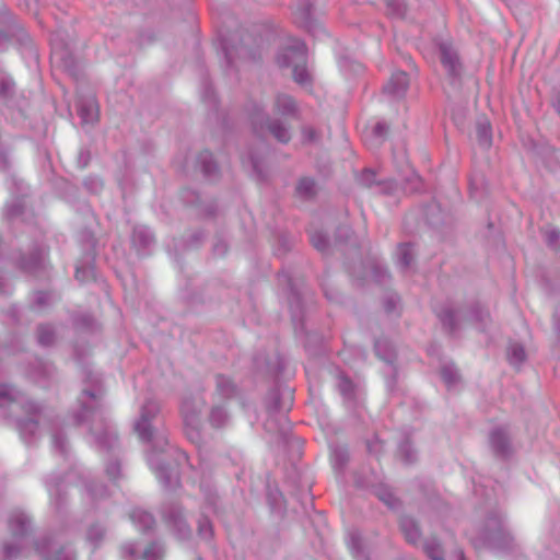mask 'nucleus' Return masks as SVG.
<instances>
[{"mask_svg": "<svg viewBox=\"0 0 560 560\" xmlns=\"http://www.w3.org/2000/svg\"><path fill=\"white\" fill-rule=\"evenodd\" d=\"M81 273H82L81 269H80V268H78V269H77V271H75V278H77V279H79V280H81V279H82Z\"/></svg>", "mask_w": 560, "mask_h": 560, "instance_id": "nucleus-19", "label": "nucleus"}, {"mask_svg": "<svg viewBox=\"0 0 560 560\" xmlns=\"http://www.w3.org/2000/svg\"><path fill=\"white\" fill-rule=\"evenodd\" d=\"M10 527L14 535L22 534L26 527V517L22 514H15L10 520Z\"/></svg>", "mask_w": 560, "mask_h": 560, "instance_id": "nucleus-5", "label": "nucleus"}, {"mask_svg": "<svg viewBox=\"0 0 560 560\" xmlns=\"http://www.w3.org/2000/svg\"><path fill=\"white\" fill-rule=\"evenodd\" d=\"M15 549L9 546L3 547V560H10L15 555Z\"/></svg>", "mask_w": 560, "mask_h": 560, "instance_id": "nucleus-15", "label": "nucleus"}, {"mask_svg": "<svg viewBox=\"0 0 560 560\" xmlns=\"http://www.w3.org/2000/svg\"><path fill=\"white\" fill-rule=\"evenodd\" d=\"M311 242L319 252H324L326 249V242L320 234H311Z\"/></svg>", "mask_w": 560, "mask_h": 560, "instance_id": "nucleus-12", "label": "nucleus"}, {"mask_svg": "<svg viewBox=\"0 0 560 560\" xmlns=\"http://www.w3.org/2000/svg\"><path fill=\"white\" fill-rule=\"evenodd\" d=\"M277 107L279 112L290 113L294 109L293 100L288 95H280L277 98Z\"/></svg>", "mask_w": 560, "mask_h": 560, "instance_id": "nucleus-8", "label": "nucleus"}, {"mask_svg": "<svg viewBox=\"0 0 560 560\" xmlns=\"http://www.w3.org/2000/svg\"><path fill=\"white\" fill-rule=\"evenodd\" d=\"M407 522L402 523L401 527L405 533L406 539L411 544H417L420 538V532L417 525L410 524L412 528L410 530L407 529Z\"/></svg>", "mask_w": 560, "mask_h": 560, "instance_id": "nucleus-10", "label": "nucleus"}, {"mask_svg": "<svg viewBox=\"0 0 560 560\" xmlns=\"http://www.w3.org/2000/svg\"><path fill=\"white\" fill-rule=\"evenodd\" d=\"M269 130L271 135L280 142H288L290 140L289 130L281 125H270Z\"/></svg>", "mask_w": 560, "mask_h": 560, "instance_id": "nucleus-6", "label": "nucleus"}, {"mask_svg": "<svg viewBox=\"0 0 560 560\" xmlns=\"http://www.w3.org/2000/svg\"><path fill=\"white\" fill-rule=\"evenodd\" d=\"M81 117L85 122H94L98 119V110L94 104L83 107L80 112Z\"/></svg>", "mask_w": 560, "mask_h": 560, "instance_id": "nucleus-7", "label": "nucleus"}, {"mask_svg": "<svg viewBox=\"0 0 560 560\" xmlns=\"http://www.w3.org/2000/svg\"><path fill=\"white\" fill-rule=\"evenodd\" d=\"M374 132L376 133V136L382 137V136L385 135L386 130H385L384 126L376 125L375 128H374Z\"/></svg>", "mask_w": 560, "mask_h": 560, "instance_id": "nucleus-17", "label": "nucleus"}, {"mask_svg": "<svg viewBox=\"0 0 560 560\" xmlns=\"http://www.w3.org/2000/svg\"><path fill=\"white\" fill-rule=\"evenodd\" d=\"M409 85V77L405 71L394 72L390 77L385 90L394 96H401L405 94Z\"/></svg>", "mask_w": 560, "mask_h": 560, "instance_id": "nucleus-2", "label": "nucleus"}, {"mask_svg": "<svg viewBox=\"0 0 560 560\" xmlns=\"http://www.w3.org/2000/svg\"><path fill=\"white\" fill-rule=\"evenodd\" d=\"M93 530L97 532V535H98L100 537H102V533H101L97 528H93V529L91 530V533H92Z\"/></svg>", "mask_w": 560, "mask_h": 560, "instance_id": "nucleus-22", "label": "nucleus"}, {"mask_svg": "<svg viewBox=\"0 0 560 560\" xmlns=\"http://www.w3.org/2000/svg\"><path fill=\"white\" fill-rule=\"evenodd\" d=\"M200 156H211V153L210 152H203L200 154Z\"/></svg>", "mask_w": 560, "mask_h": 560, "instance_id": "nucleus-21", "label": "nucleus"}, {"mask_svg": "<svg viewBox=\"0 0 560 560\" xmlns=\"http://www.w3.org/2000/svg\"><path fill=\"white\" fill-rule=\"evenodd\" d=\"M509 355L513 363L522 362L525 359V351L521 346H513Z\"/></svg>", "mask_w": 560, "mask_h": 560, "instance_id": "nucleus-11", "label": "nucleus"}, {"mask_svg": "<svg viewBox=\"0 0 560 560\" xmlns=\"http://www.w3.org/2000/svg\"><path fill=\"white\" fill-rule=\"evenodd\" d=\"M425 551L428 556L433 560H441L443 557V551L440 546L427 547Z\"/></svg>", "mask_w": 560, "mask_h": 560, "instance_id": "nucleus-13", "label": "nucleus"}, {"mask_svg": "<svg viewBox=\"0 0 560 560\" xmlns=\"http://www.w3.org/2000/svg\"><path fill=\"white\" fill-rule=\"evenodd\" d=\"M39 340H40V342H43V343H48V342H49V338H48V337H45L43 334H40V336H39Z\"/></svg>", "mask_w": 560, "mask_h": 560, "instance_id": "nucleus-18", "label": "nucleus"}, {"mask_svg": "<svg viewBox=\"0 0 560 560\" xmlns=\"http://www.w3.org/2000/svg\"><path fill=\"white\" fill-rule=\"evenodd\" d=\"M149 406L152 408L153 411L158 410V407H156V405L154 402L148 404V406H145V408H148Z\"/></svg>", "mask_w": 560, "mask_h": 560, "instance_id": "nucleus-20", "label": "nucleus"}, {"mask_svg": "<svg viewBox=\"0 0 560 560\" xmlns=\"http://www.w3.org/2000/svg\"><path fill=\"white\" fill-rule=\"evenodd\" d=\"M12 399L11 389L7 386H0V406L4 405L7 400L11 401Z\"/></svg>", "mask_w": 560, "mask_h": 560, "instance_id": "nucleus-14", "label": "nucleus"}, {"mask_svg": "<svg viewBox=\"0 0 560 560\" xmlns=\"http://www.w3.org/2000/svg\"><path fill=\"white\" fill-rule=\"evenodd\" d=\"M315 182L311 178H302L296 187L301 196L310 197L315 194Z\"/></svg>", "mask_w": 560, "mask_h": 560, "instance_id": "nucleus-4", "label": "nucleus"}, {"mask_svg": "<svg viewBox=\"0 0 560 560\" xmlns=\"http://www.w3.org/2000/svg\"><path fill=\"white\" fill-rule=\"evenodd\" d=\"M441 52V61L444 65V67L451 72H455L456 70V56L455 54L446 46L440 47Z\"/></svg>", "mask_w": 560, "mask_h": 560, "instance_id": "nucleus-3", "label": "nucleus"}, {"mask_svg": "<svg viewBox=\"0 0 560 560\" xmlns=\"http://www.w3.org/2000/svg\"><path fill=\"white\" fill-rule=\"evenodd\" d=\"M141 421H139L136 425V430L139 433V436L143 440H149L152 435L151 430L147 425V422L149 420L145 412L142 413Z\"/></svg>", "mask_w": 560, "mask_h": 560, "instance_id": "nucleus-9", "label": "nucleus"}, {"mask_svg": "<svg viewBox=\"0 0 560 560\" xmlns=\"http://www.w3.org/2000/svg\"><path fill=\"white\" fill-rule=\"evenodd\" d=\"M401 252H402V262L404 265H409L410 264V258L408 257V252L410 250V246L409 245H402L400 247Z\"/></svg>", "mask_w": 560, "mask_h": 560, "instance_id": "nucleus-16", "label": "nucleus"}, {"mask_svg": "<svg viewBox=\"0 0 560 560\" xmlns=\"http://www.w3.org/2000/svg\"><path fill=\"white\" fill-rule=\"evenodd\" d=\"M305 60L306 47L303 43L300 42H296L295 45L285 48L278 57V63L280 67L293 66V78L301 84H304L308 81Z\"/></svg>", "mask_w": 560, "mask_h": 560, "instance_id": "nucleus-1", "label": "nucleus"}, {"mask_svg": "<svg viewBox=\"0 0 560 560\" xmlns=\"http://www.w3.org/2000/svg\"><path fill=\"white\" fill-rule=\"evenodd\" d=\"M46 560H58V559H56V558H47Z\"/></svg>", "mask_w": 560, "mask_h": 560, "instance_id": "nucleus-24", "label": "nucleus"}, {"mask_svg": "<svg viewBox=\"0 0 560 560\" xmlns=\"http://www.w3.org/2000/svg\"><path fill=\"white\" fill-rule=\"evenodd\" d=\"M205 172H206V173H210V172H211L210 167H208V166H207V167L205 168Z\"/></svg>", "mask_w": 560, "mask_h": 560, "instance_id": "nucleus-23", "label": "nucleus"}]
</instances>
